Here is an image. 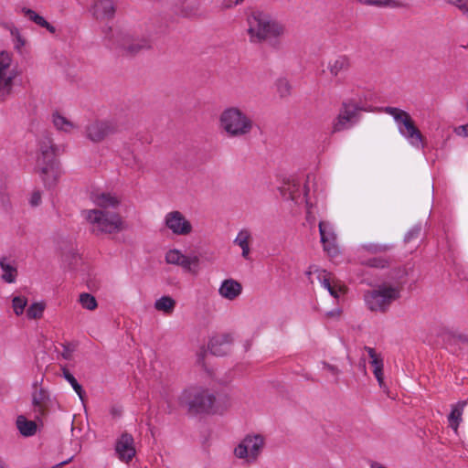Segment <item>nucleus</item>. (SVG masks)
<instances>
[{
	"label": "nucleus",
	"instance_id": "1",
	"mask_svg": "<svg viewBox=\"0 0 468 468\" xmlns=\"http://www.w3.org/2000/svg\"><path fill=\"white\" fill-rule=\"evenodd\" d=\"M95 208L85 209L82 217L95 236L112 235L128 229V223L115 209L121 205L118 196L106 192L91 195Z\"/></svg>",
	"mask_w": 468,
	"mask_h": 468
},
{
	"label": "nucleus",
	"instance_id": "2",
	"mask_svg": "<svg viewBox=\"0 0 468 468\" xmlns=\"http://www.w3.org/2000/svg\"><path fill=\"white\" fill-rule=\"evenodd\" d=\"M247 34L253 44L268 43L278 47L279 39L286 34L283 23L261 11L251 12L247 18Z\"/></svg>",
	"mask_w": 468,
	"mask_h": 468
},
{
	"label": "nucleus",
	"instance_id": "3",
	"mask_svg": "<svg viewBox=\"0 0 468 468\" xmlns=\"http://www.w3.org/2000/svg\"><path fill=\"white\" fill-rule=\"evenodd\" d=\"M219 130L229 138H246L255 127L253 119L238 106L225 108L218 116Z\"/></svg>",
	"mask_w": 468,
	"mask_h": 468
},
{
	"label": "nucleus",
	"instance_id": "4",
	"mask_svg": "<svg viewBox=\"0 0 468 468\" xmlns=\"http://www.w3.org/2000/svg\"><path fill=\"white\" fill-rule=\"evenodd\" d=\"M402 289L399 281L385 282L365 294V303L372 312L386 313L392 303L400 298Z\"/></svg>",
	"mask_w": 468,
	"mask_h": 468
},
{
	"label": "nucleus",
	"instance_id": "5",
	"mask_svg": "<svg viewBox=\"0 0 468 468\" xmlns=\"http://www.w3.org/2000/svg\"><path fill=\"white\" fill-rule=\"evenodd\" d=\"M177 400L179 406L187 410L189 413L197 414L208 412L212 409L216 398L213 393L203 387L191 386L182 391Z\"/></svg>",
	"mask_w": 468,
	"mask_h": 468
},
{
	"label": "nucleus",
	"instance_id": "6",
	"mask_svg": "<svg viewBox=\"0 0 468 468\" xmlns=\"http://www.w3.org/2000/svg\"><path fill=\"white\" fill-rule=\"evenodd\" d=\"M20 71L14 58V54L0 49V101H6L14 91L16 80Z\"/></svg>",
	"mask_w": 468,
	"mask_h": 468
},
{
	"label": "nucleus",
	"instance_id": "7",
	"mask_svg": "<svg viewBox=\"0 0 468 468\" xmlns=\"http://www.w3.org/2000/svg\"><path fill=\"white\" fill-rule=\"evenodd\" d=\"M385 112L393 117L399 133L404 136L411 145L415 147L423 146V136L417 128L411 116L405 111L396 107H387Z\"/></svg>",
	"mask_w": 468,
	"mask_h": 468
},
{
	"label": "nucleus",
	"instance_id": "8",
	"mask_svg": "<svg viewBox=\"0 0 468 468\" xmlns=\"http://www.w3.org/2000/svg\"><path fill=\"white\" fill-rule=\"evenodd\" d=\"M117 48L123 55L135 56L152 48L149 37L137 33H121L116 41Z\"/></svg>",
	"mask_w": 468,
	"mask_h": 468
},
{
	"label": "nucleus",
	"instance_id": "9",
	"mask_svg": "<svg viewBox=\"0 0 468 468\" xmlns=\"http://www.w3.org/2000/svg\"><path fill=\"white\" fill-rule=\"evenodd\" d=\"M361 107L354 100L342 102L339 113L333 122L332 132L339 133L351 128L359 121Z\"/></svg>",
	"mask_w": 468,
	"mask_h": 468
},
{
	"label": "nucleus",
	"instance_id": "10",
	"mask_svg": "<svg viewBox=\"0 0 468 468\" xmlns=\"http://www.w3.org/2000/svg\"><path fill=\"white\" fill-rule=\"evenodd\" d=\"M264 437L260 434H249L235 448L234 453L239 459H245L247 463H254L264 446Z\"/></svg>",
	"mask_w": 468,
	"mask_h": 468
},
{
	"label": "nucleus",
	"instance_id": "11",
	"mask_svg": "<svg viewBox=\"0 0 468 468\" xmlns=\"http://www.w3.org/2000/svg\"><path fill=\"white\" fill-rule=\"evenodd\" d=\"M164 224L167 229L176 236H189L194 230L191 221L179 210L166 213Z\"/></svg>",
	"mask_w": 468,
	"mask_h": 468
},
{
	"label": "nucleus",
	"instance_id": "12",
	"mask_svg": "<svg viewBox=\"0 0 468 468\" xmlns=\"http://www.w3.org/2000/svg\"><path fill=\"white\" fill-rule=\"evenodd\" d=\"M310 280L313 282V276L318 280L322 286L326 289L334 298H338L341 294L346 292V286L341 284L339 281L327 272L325 270H320L316 267H311L307 272Z\"/></svg>",
	"mask_w": 468,
	"mask_h": 468
},
{
	"label": "nucleus",
	"instance_id": "13",
	"mask_svg": "<svg viewBox=\"0 0 468 468\" xmlns=\"http://www.w3.org/2000/svg\"><path fill=\"white\" fill-rule=\"evenodd\" d=\"M116 125L110 121H94L90 122L85 129L86 137L93 143H100L107 136L116 133Z\"/></svg>",
	"mask_w": 468,
	"mask_h": 468
},
{
	"label": "nucleus",
	"instance_id": "14",
	"mask_svg": "<svg viewBox=\"0 0 468 468\" xmlns=\"http://www.w3.org/2000/svg\"><path fill=\"white\" fill-rule=\"evenodd\" d=\"M165 261L183 268L185 271L197 273L199 265V258L197 256L185 255L177 249L169 250L165 253Z\"/></svg>",
	"mask_w": 468,
	"mask_h": 468
},
{
	"label": "nucleus",
	"instance_id": "15",
	"mask_svg": "<svg viewBox=\"0 0 468 468\" xmlns=\"http://www.w3.org/2000/svg\"><path fill=\"white\" fill-rule=\"evenodd\" d=\"M114 450L121 462L129 463L136 454L133 437L127 432L122 433L116 440Z\"/></svg>",
	"mask_w": 468,
	"mask_h": 468
},
{
	"label": "nucleus",
	"instance_id": "16",
	"mask_svg": "<svg viewBox=\"0 0 468 468\" xmlns=\"http://www.w3.org/2000/svg\"><path fill=\"white\" fill-rule=\"evenodd\" d=\"M39 156L37 158V166L42 164L56 162L55 155L58 147L54 144L51 136L48 133H44L39 139L38 143Z\"/></svg>",
	"mask_w": 468,
	"mask_h": 468
},
{
	"label": "nucleus",
	"instance_id": "17",
	"mask_svg": "<svg viewBox=\"0 0 468 468\" xmlns=\"http://www.w3.org/2000/svg\"><path fill=\"white\" fill-rule=\"evenodd\" d=\"M365 350L367 352L370 358V365L373 367V374L377 378L378 386L386 394L389 393L388 388L384 381V362L380 354L377 353L372 347L366 346Z\"/></svg>",
	"mask_w": 468,
	"mask_h": 468
},
{
	"label": "nucleus",
	"instance_id": "18",
	"mask_svg": "<svg viewBox=\"0 0 468 468\" xmlns=\"http://www.w3.org/2000/svg\"><path fill=\"white\" fill-rule=\"evenodd\" d=\"M90 12L97 20H108L114 16V0H94Z\"/></svg>",
	"mask_w": 468,
	"mask_h": 468
},
{
	"label": "nucleus",
	"instance_id": "19",
	"mask_svg": "<svg viewBox=\"0 0 468 468\" xmlns=\"http://www.w3.org/2000/svg\"><path fill=\"white\" fill-rule=\"evenodd\" d=\"M232 341L233 338L230 334L216 335L210 338L208 348L213 355L222 356L229 352Z\"/></svg>",
	"mask_w": 468,
	"mask_h": 468
},
{
	"label": "nucleus",
	"instance_id": "20",
	"mask_svg": "<svg viewBox=\"0 0 468 468\" xmlns=\"http://www.w3.org/2000/svg\"><path fill=\"white\" fill-rule=\"evenodd\" d=\"M1 279L6 283H15L18 276L17 262L11 257L0 258Z\"/></svg>",
	"mask_w": 468,
	"mask_h": 468
},
{
	"label": "nucleus",
	"instance_id": "21",
	"mask_svg": "<svg viewBox=\"0 0 468 468\" xmlns=\"http://www.w3.org/2000/svg\"><path fill=\"white\" fill-rule=\"evenodd\" d=\"M241 292V283L231 278L224 280L218 288V294L229 301L236 300Z\"/></svg>",
	"mask_w": 468,
	"mask_h": 468
},
{
	"label": "nucleus",
	"instance_id": "22",
	"mask_svg": "<svg viewBox=\"0 0 468 468\" xmlns=\"http://www.w3.org/2000/svg\"><path fill=\"white\" fill-rule=\"evenodd\" d=\"M40 170V175L43 182L48 187H52L56 185L59 176L60 171L58 164L56 162L42 164V165L38 166Z\"/></svg>",
	"mask_w": 468,
	"mask_h": 468
},
{
	"label": "nucleus",
	"instance_id": "23",
	"mask_svg": "<svg viewBox=\"0 0 468 468\" xmlns=\"http://www.w3.org/2000/svg\"><path fill=\"white\" fill-rule=\"evenodd\" d=\"M51 403L49 393L44 388H39L33 393V405L39 415H45Z\"/></svg>",
	"mask_w": 468,
	"mask_h": 468
},
{
	"label": "nucleus",
	"instance_id": "24",
	"mask_svg": "<svg viewBox=\"0 0 468 468\" xmlns=\"http://www.w3.org/2000/svg\"><path fill=\"white\" fill-rule=\"evenodd\" d=\"M20 13L29 21L35 23L40 27L46 28L49 33H56V27L48 22L41 15L28 7H22Z\"/></svg>",
	"mask_w": 468,
	"mask_h": 468
},
{
	"label": "nucleus",
	"instance_id": "25",
	"mask_svg": "<svg viewBox=\"0 0 468 468\" xmlns=\"http://www.w3.org/2000/svg\"><path fill=\"white\" fill-rule=\"evenodd\" d=\"M4 27L10 33L14 44V49L17 53H22V49L27 45V41L22 35L20 29L12 23L5 24Z\"/></svg>",
	"mask_w": 468,
	"mask_h": 468
},
{
	"label": "nucleus",
	"instance_id": "26",
	"mask_svg": "<svg viewBox=\"0 0 468 468\" xmlns=\"http://www.w3.org/2000/svg\"><path fill=\"white\" fill-rule=\"evenodd\" d=\"M251 241V234L248 229H241L236 239L234 244L238 245L241 249V256L245 260L250 259V243Z\"/></svg>",
	"mask_w": 468,
	"mask_h": 468
},
{
	"label": "nucleus",
	"instance_id": "27",
	"mask_svg": "<svg viewBox=\"0 0 468 468\" xmlns=\"http://www.w3.org/2000/svg\"><path fill=\"white\" fill-rule=\"evenodd\" d=\"M350 66L349 59L346 56H339L328 62L327 69L330 74L337 77L341 72L348 69Z\"/></svg>",
	"mask_w": 468,
	"mask_h": 468
},
{
	"label": "nucleus",
	"instance_id": "28",
	"mask_svg": "<svg viewBox=\"0 0 468 468\" xmlns=\"http://www.w3.org/2000/svg\"><path fill=\"white\" fill-rule=\"evenodd\" d=\"M467 401L462 400L452 406V412L448 417L450 427L452 428L455 431H457L458 426L462 421V415L466 406Z\"/></svg>",
	"mask_w": 468,
	"mask_h": 468
},
{
	"label": "nucleus",
	"instance_id": "29",
	"mask_svg": "<svg viewBox=\"0 0 468 468\" xmlns=\"http://www.w3.org/2000/svg\"><path fill=\"white\" fill-rule=\"evenodd\" d=\"M281 193L286 198L298 202L300 197V184L294 179L288 180L284 186L281 187Z\"/></svg>",
	"mask_w": 468,
	"mask_h": 468
},
{
	"label": "nucleus",
	"instance_id": "30",
	"mask_svg": "<svg viewBox=\"0 0 468 468\" xmlns=\"http://www.w3.org/2000/svg\"><path fill=\"white\" fill-rule=\"evenodd\" d=\"M319 231L324 250H329V247L333 245L335 240V235L332 230L330 224L328 222L321 221L319 223Z\"/></svg>",
	"mask_w": 468,
	"mask_h": 468
},
{
	"label": "nucleus",
	"instance_id": "31",
	"mask_svg": "<svg viewBox=\"0 0 468 468\" xmlns=\"http://www.w3.org/2000/svg\"><path fill=\"white\" fill-rule=\"evenodd\" d=\"M176 301L171 296H162L154 302V309L158 312L163 313L165 315L173 314L176 308Z\"/></svg>",
	"mask_w": 468,
	"mask_h": 468
},
{
	"label": "nucleus",
	"instance_id": "32",
	"mask_svg": "<svg viewBox=\"0 0 468 468\" xmlns=\"http://www.w3.org/2000/svg\"><path fill=\"white\" fill-rule=\"evenodd\" d=\"M52 122L57 130L64 133H70L76 128V125L73 122H71L59 112L53 113Z\"/></svg>",
	"mask_w": 468,
	"mask_h": 468
},
{
	"label": "nucleus",
	"instance_id": "33",
	"mask_svg": "<svg viewBox=\"0 0 468 468\" xmlns=\"http://www.w3.org/2000/svg\"><path fill=\"white\" fill-rule=\"evenodd\" d=\"M16 426L20 433L24 436H31L37 431L36 422L27 420L24 416L17 417Z\"/></svg>",
	"mask_w": 468,
	"mask_h": 468
},
{
	"label": "nucleus",
	"instance_id": "34",
	"mask_svg": "<svg viewBox=\"0 0 468 468\" xmlns=\"http://www.w3.org/2000/svg\"><path fill=\"white\" fill-rule=\"evenodd\" d=\"M362 5H373L378 7H399L401 3L399 0H357Z\"/></svg>",
	"mask_w": 468,
	"mask_h": 468
},
{
	"label": "nucleus",
	"instance_id": "35",
	"mask_svg": "<svg viewBox=\"0 0 468 468\" xmlns=\"http://www.w3.org/2000/svg\"><path fill=\"white\" fill-rule=\"evenodd\" d=\"M390 262L391 261L389 257L380 256L371 258L362 263L370 268L384 269L388 267L390 265Z\"/></svg>",
	"mask_w": 468,
	"mask_h": 468
},
{
	"label": "nucleus",
	"instance_id": "36",
	"mask_svg": "<svg viewBox=\"0 0 468 468\" xmlns=\"http://www.w3.org/2000/svg\"><path fill=\"white\" fill-rule=\"evenodd\" d=\"M79 303L81 304L83 308L89 311H93L98 306L95 297L88 292H82L80 294Z\"/></svg>",
	"mask_w": 468,
	"mask_h": 468
},
{
	"label": "nucleus",
	"instance_id": "37",
	"mask_svg": "<svg viewBox=\"0 0 468 468\" xmlns=\"http://www.w3.org/2000/svg\"><path fill=\"white\" fill-rule=\"evenodd\" d=\"M63 377L71 385L72 388L78 394L80 399L83 400L84 392L82 387L78 383L74 376L65 367L63 368Z\"/></svg>",
	"mask_w": 468,
	"mask_h": 468
},
{
	"label": "nucleus",
	"instance_id": "38",
	"mask_svg": "<svg viewBox=\"0 0 468 468\" xmlns=\"http://www.w3.org/2000/svg\"><path fill=\"white\" fill-rule=\"evenodd\" d=\"M45 310L44 303H32L27 310V315L29 319H39L42 317Z\"/></svg>",
	"mask_w": 468,
	"mask_h": 468
},
{
	"label": "nucleus",
	"instance_id": "39",
	"mask_svg": "<svg viewBox=\"0 0 468 468\" xmlns=\"http://www.w3.org/2000/svg\"><path fill=\"white\" fill-rule=\"evenodd\" d=\"M27 304V299L25 296H15L12 300V308L16 315H21Z\"/></svg>",
	"mask_w": 468,
	"mask_h": 468
},
{
	"label": "nucleus",
	"instance_id": "40",
	"mask_svg": "<svg viewBox=\"0 0 468 468\" xmlns=\"http://www.w3.org/2000/svg\"><path fill=\"white\" fill-rule=\"evenodd\" d=\"M391 246L383 243H369L363 246V249L372 254L384 253L390 250Z\"/></svg>",
	"mask_w": 468,
	"mask_h": 468
},
{
	"label": "nucleus",
	"instance_id": "41",
	"mask_svg": "<svg viewBox=\"0 0 468 468\" xmlns=\"http://www.w3.org/2000/svg\"><path fill=\"white\" fill-rule=\"evenodd\" d=\"M277 91L279 92L281 97H286L291 92V84L285 79H280L276 82Z\"/></svg>",
	"mask_w": 468,
	"mask_h": 468
},
{
	"label": "nucleus",
	"instance_id": "42",
	"mask_svg": "<svg viewBox=\"0 0 468 468\" xmlns=\"http://www.w3.org/2000/svg\"><path fill=\"white\" fill-rule=\"evenodd\" d=\"M61 351L59 352L60 356L65 359V360H70L72 359V356H73V353L75 352V349H76V345L72 344V343H67V344H61Z\"/></svg>",
	"mask_w": 468,
	"mask_h": 468
},
{
	"label": "nucleus",
	"instance_id": "43",
	"mask_svg": "<svg viewBox=\"0 0 468 468\" xmlns=\"http://www.w3.org/2000/svg\"><path fill=\"white\" fill-rule=\"evenodd\" d=\"M455 6L468 19V0H445Z\"/></svg>",
	"mask_w": 468,
	"mask_h": 468
},
{
	"label": "nucleus",
	"instance_id": "44",
	"mask_svg": "<svg viewBox=\"0 0 468 468\" xmlns=\"http://www.w3.org/2000/svg\"><path fill=\"white\" fill-rule=\"evenodd\" d=\"M186 8L189 9L187 10V14L189 15H196L199 9H200V4L197 0H191L186 5Z\"/></svg>",
	"mask_w": 468,
	"mask_h": 468
},
{
	"label": "nucleus",
	"instance_id": "45",
	"mask_svg": "<svg viewBox=\"0 0 468 468\" xmlns=\"http://www.w3.org/2000/svg\"><path fill=\"white\" fill-rule=\"evenodd\" d=\"M308 192H309V186L307 185H304V187H303V197H304L305 203H306L307 218H309L311 217V215H312V212H311L312 204L310 202V199L308 198Z\"/></svg>",
	"mask_w": 468,
	"mask_h": 468
},
{
	"label": "nucleus",
	"instance_id": "46",
	"mask_svg": "<svg viewBox=\"0 0 468 468\" xmlns=\"http://www.w3.org/2000/svg\"><path fill=\"white\" fill-rule=\"evenodd\" d=\"M29 202L33 207L38 206L41 202V193L39 191H34L30 197Z\"/></svg>",
	"mask_w": 468,
	"mask_h": 468
},
{
	"label": "nucleus",
	"instance_id": "47",
	"mask_svg": "<svg viewBox=\"0 0 468 468\" xmlns=\"http://www.w3.org/2000/svg\"><path fill=\"white\" fill-rule=\"evenodd\" d=\"M323 367L324 369L328 370L331 374L335 376H338L340 374V370L335 366L330 365L326 362L323 363Z\"/></svg>",
	"mask_w": 468,
	"mask_h": 468
},
{
	"label": "nucleus",
	"instance_id": "48",
	"mask_svg": "<svg viewBox=\"0 0 468 468\" xmlns=\"http://www.w3.org/2000/svg\"><path fill=\"white\" fill-rule=\"evenodd\" d=\"M455 133L458 135L467 137L468 136V123L464 125H461L455 129Z\"/></svg>",
	"mask_w": 468,
	"mask_h": 468
},
{
	"label": "nucleus",
	"instance_id": "49",
	"mask_svg": "<svg viewBox=\"0 0 468 468\" xmlns=\"http://www.w3.org/2000/svg\"><path fill=\"white\" fill-rule=\"evenodd\" d=\"M243 0H224L222 5L224 8H231L239 4H240Z\"/></svg>",
	"mask_w": 468,
	"mask_h": 468
},
{
	"label": "nucleus",
	"instance_id": "50",
	"mask_svg": "<svg viewBox=\"0 0 468 468\" xmlns=\"http://www.w3.org/2000/svg\"><path fill=\"white\" fill-rule=\"evenodd\" d=\"M370 468H388L382 464H380L379 463H377V462H373L371 464H370Z\"/></svg>",
	"mask_w": 468,
	"mask_h": 468
},
{
	"label": "nucleus",
	"instance_id": "51",
	"mask_svg": "<svg viewBox=\"0 0 468 468\" xmlns=\"http://www.w3.org/2000/svg\"><path fill=\"white\" fill-rule=\"evenodd\" d=\"M311 179H314V176H307V179H306V184L308 186V183L310 182Z\"/></svg>",
	"mask_w": 468,
	"mask_h": 468
},
{
	"label": "nucleus",
	"instance_id": "52",
	"mask_svg": "<svg viewBox=\"0 0 468 468\" xmlns=\"http://www.w3.org/2000/svg\"><path fill=\"white\" fill-rule=\"evenodd\" d=\"M0 468H5V463H3V461L0 462Z\"/></svg>",
	"mask_w": 468,
	"mask_h": 468
},
{
	"label": "nucleus",
	"instance_id": "53",
	"mask_svg": "<svg viewBox=\"0 0 468 468\" xmlns=\"http://www.w3.org/2000/svg\"><path fill=\"white\" fill-rule=\"evenodd\" d=\"M334 314H335V313H333V312L327 313V316H333Z\"/></svg>",
	"mask_w": 468,
	"mask_h": 468
},
{
	"label": "nucleus",
	"instance_id": "54",
	"mask_svg": "<svg viewBox=\"0 0 468 468\" xmlns=\"http://www.w3.org/2000/svg\"><path fill=\"white\" fill-rule=\"evenodd\" d=\"M412 234L411 233H409L407 239H410V237L411 236Z\"/></svg>",
	"mask_w": 468,
	"mask_h": 468
},
{
	"label": "nucleus",
	"instance_id": "55",
	"mask_svg": "<svg viewBox=\"0 0 468 468\" xmlns=\"http://www.w3.org/2000/svg\"><path fill=\"white\" fill-rule=\"evenodd\" d=\"M2 461V459L0 458V462Z\"/></svg>",
	"mask_w": 468,
	"mask_h": 468
}]
</instances>
